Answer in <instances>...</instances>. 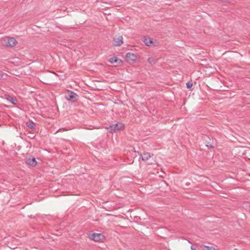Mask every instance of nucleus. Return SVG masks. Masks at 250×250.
<instances>
[{"label":"nucleus","instance_id":"1","mask_svg":"<svg viewBox=\"0 0 250 250\" xmlns=\"http://www.w3.org/2000/svg\"><path fill=\"white\" fill-rule=\"evenodd\" d=\"M1 43L4 46L14 47L17 44L18 42L13 37H4L1 39Z\"/></svg>","mask_w":250,"mask_h":250},{"label":"nucleus","instance_id":"2","mask_svg":"<svg viewBox=\"0 0 250 250\" xmlns=\"http://www.w3.org/2000/svg\"><path fill=\"white\" fill-rule=\"evenodd\" d=\"M124 127V125L123 124L119 123L116 124V125H109V127H106V128L109 131L113 133L114 132L117 131H120L122 130Z\"/></svg>","mask_w":250,"mask_h":250},{"label":"nucleus","instance_id":"3","mask_svg":"<svg viewBox=\"0 0 250 250\" xmlns=\"http://www.w3.org/2000/svg\"><path fill=\"white\" fill-rule=\"evenodd\" d=\"M90 238L95 241H99L103 239L104 236L101 233H93L90 236Z\"/></svg>","mask_w":250,"mask_h":250},{"label":"nucleus","instance_id":"4","mask_svg":"<svg viewBox=\"0 0 250 250\" xmlns=\"http://www.w3.org/2000/svg\"><path fill=\"white\" fill-rule=\"evenodd\" d=\"M123 38L122 36L115 37L114 39L113 44L115 46H120L123 43Z\"/></svg>","mask_w":250,"mask_h":250},{"label":"nucleus","instance_id":"5","mask_svg":"<svg viewBox=\"0 0 250 250\" xmlns=\"http://www.w3.org/2000/svg\"><path fill=\"white\" fill-rule=\"evenodd\" d=\"M152 156V154L146 152H144L142 154H141L142 160L144 162H146Z\"/></svg>","mask_w":250,"mask_h":250},{"label":"nucleus","instance_id":"6","mask_svg":"<svg viewBox=\"0 0 250 250\" xmlns=\"http://www.w3.org/2000/svg\"><path fill=\"white\" fill-rule=\"evenodd\" d=\"M78 95L72 91H68L67 99L68 100L75 101L77 99Z\"/></svg>","mask_w":250,"mask_h":250},{"label":"nucleus","instance_id":"7","mask_svg":"<svg viewBox=\"0 0 250 250\" xmlns=\"http://www.w3.org/2000/svg\"><path fill=\"white\" fill-rule=\"evenodd\" d=\"M26 163L31 166H33V167H34L35 166H36L37 165V162H36V160L35 159V158H28V159H27L26 160Z\"/></svg>","mask_w":250,"mask_h":250},{"label":"nucleus","instance_id":"8","mask_svg":"<svg viewBox=\"0 0 250 250\" xmlns=\"http://www.w3.org/2000/svg\"><path fill=\"white\" fill-rule=\"evenodd\" d=\"M144 42L146 45L148 46H152L153 43L152 39L150 38H145Z\"/></svg>","mask_w":250,"mask_h":250},{"label":"nucleus","instance_id":"9","mask_svg":"<svg viewBox=\"0 0 250 250\" xmlns=\"http://www.w3.org/2000/svg\"><path fill=\"white\" fill-rule=\"evenodd\" d=\"M6 99L12 104H16L17 103V100L16 98L9 95L6 96Z\"/></svg>","mask_w":250,"mask_h":250},{"label":"nucleus","instance_id":"10","mask_svg":"<svg viewBox=\"0 0 250 250\" xmlns=\"http://www.w3.org/2000/svg\"><path fill=\"white\" fill-rule=\"evenodd\" d=\"M126 58L127 59H130V60L134 61L136 60V56L133 53H127L126 54Z\"/></svg>","mask_w":250,"mask_h":250},{"label":"nucleus","instance_id":"11","mask_svg":"<svg viewBox=\"0 0 250 250\" xmlns=\"http://www.w3.org/2000/svg\"><path fill=\"white\" fill-rule=\"evenodd\" d=\"M27 126L30 129H34L35 127V123L31 121H28L26 123Z\"/></svg>","mask_w":250,"mask_h":250},{"label":"nucleus","instance_id":"12","mask_svg":"<svg viewBox=\"0 0 250 250\" xmlns=\"http://www.w3.org/2000/svg\"><path fill=\"white\" fill-rule=\"evenodd\" d=\"M109 62H111L112 63H117L118 62H121V60L120 59H119L118 58H117L116 57H114L111 58L109 59Z\"/></svg>","mask_w":250,"mask_h":250},{"label":"nucleus","instance_id":"13","mask_svg":"<svg viewBox=\"0 0 250 250\" xmlns=\"http://www.w3.org/2000/svg\"><path fill=\"white\" fill-rule=\"evenodd\" d=\"M202 250H217L212 247L207 246L205 245H202L201 246Z\"/></svg>","mask_w":250,"mask_h":250},{"label":"nucleus","instance_id":"14","mask_svg":"<svg viewBox=\"0 0 250 250\" xmlns=\"http://www.w3.org/2000/svg\"><path fill=\"white\" fill-rule=\"evenodd\" d=\"M147 61L151 64H154L156 62V60L153 57H149Z\"/></svg>","mask_w":250,"mask_h":250},{"label":"nucleus","instance_id":"15","mask_svg":"<svg viewBox=\"0 0 250 250\" xmlns=\"http://www.w3.org/2000/svg\"><path fill=\"white\" fill-rule=\"evenodd\" d=\"M186 85H187V87H188V88L189 89V88H191L193 84H192V83L188 82L187 83Z\"/></svg>","mask_w":250,"mask_h":250},{"label":"nucleus","instance_id":"16","mask_svg":"<svg viewBox=\"0 0 250 250\" xmlns=\"http://www.w3.org/2000/svg\"><path fill=\"white\" fill-rule=\"evenodd\" d=\"M207 146H208V148H213L214 146H213L211 145H207Z\"/></svg>","mask_w":250,"mask_h":250},{"label":"nucleus","instance_id":"17","mask_svg":"<svg viewBox=\"0 0 250 250\" xmlns=\"http://www.w3.org/2000/svg\"><path fill=\"white\" fill-rule=\"evenodd\" d=\"M191 250H196L193 246L191 247Z\"/></svg>","mask_w":250,"mask_h":250}]
</instances>
